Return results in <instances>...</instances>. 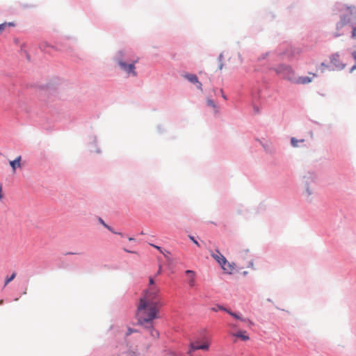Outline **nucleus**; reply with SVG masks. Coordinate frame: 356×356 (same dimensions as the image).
<instances>
[{"label": "nucleus", "instance_id": "34", "mask_svg": "<svg viewBox=\"0 0 356 356\" xmlns=\"http://www.w3.org/2000/svg\"><path fill=\"white\" fill-rule=\"evenodd\" d=\"M222 54H220V55L219 56V60H220V62L222 61Z\"/></svg>", "mask_w": 356, "mask_h": 356}, {"label": "nucleus", "instance_id": "17", "mask_svg": "<svg viewBox=\"0 0 356 356\" xmlns=\"http://www.w3.org/2000/svg\"><path fill=\"white\" fill-rule=\"evenodd\" d=\"M305 141L304 139H302L300 140H298L297 139H296L295 138H291V145L293 147H298V143L299 142H301V143H303Z\"/></svg>", "mask_w": 356, "mask_h": 356}, {"label": "nucleus", "instance_id": "27", "mask_svg": "<svg viewBox=\"0 0 356 356\" xmlns=\"http://www.w3.org/2000/svg\"><path fill=\"white\" fill-rule=\"evenodd\" d=\"M104 227H105L106 228H107L108 230H110L111 232H112L113 233L116 234V232H115L112 229V228H111L110 226H108L107 224H106V226H104Z\"/></svg>", "mask_w": 356, "mask_h": 356}, {"label": "nucleus", "instance_id": "39", "mask_svg": "<svg viewBox=\"0 0 356 356\" xmlns=\"http://www.w3.org/2000/svg\"><path fill=\"white\" fill-rule=\"evenodd\" d=\"M129 241H132V240H134V238H129Z\"/></svg>", "mask_w": 356, "mask_h": 356}, {"label": "nucleus", "instance_id": "11", "mask_svg": "<svg viewBox=\"0 0 356 356\" xmlns=\"http://www.w3.org/2000/svg\"><path fill=\"white\" fill-rule=\"evenodd\" d=\"M220 266L225 273L229 274L232 273V272L234 269V264L227 262V260L225 261V264H222Z\"/></svg>", "mask_w": 356, "mask_h": 356}, {"label": "nucleus", "instance_id": "25", "mask_svg": "<svg viewBox=\"0 0 356 356\" xmlns=\"http://www.w3.org/2000/svg\"><path fill=\"white\" fill-rule=\"evenodd\" d=\"M136 332V330H132V329H131V328H129V329L127 330V332L126 333V335H129V334H131L132 332Z\"/></svg>", "mask_w": 356, "mask_h": 356}, {"label": "nucleus", "instance_id": "37", "mask_svg": "<svg viewBox=\"0 0 356 356\" xmlns=\"http://www.w3.org/2000/svg\"><path fill=\"white\" fill-rule=\"evenodd\" d=\"M3 303V300H0V305H1Z\"/></svg>", "mask_w": 356, "mask_h": 356}, {"label": "nucleus", "instance_id": "6", "mask_svg": "<svg viewBox=\"0 0 356 356\" xmlns=\"http://www.w3.org/2000/svg\"><path fill=\"white\" fill-rule=\"evenodd\" d=\"M186 275H187V282L188 286L191 288H193L195 286V278H196V274L193 270H187L185 272Z\"/></svg>", "mask_w": 356, "mask_h": 356}, {"label": "nucleus", "instance_id": "38", "mask_svg": "<svg viewBox=\"0 0 356 356\" xmlns=\"http://www.w3.org/2000/svg\"><path fill=\"white\" fill-rule=\"evenodd\" d=\"M75 253H73V252H68L67 253V254H74Z\"/></svg>", "mask_w": 356, "mask_h": 356}, {"label": "nucleus", "instance_id": "19", "mask_svg": "<svg viewBox=\"0 0 356 356\" xmlns=\"http://www.w3.org/2000/svg\"><path fill=\"white\" fill-rule=\"evenodd\" d=\"M211 309L213 312H218V310H222V311L226 312V310H228V309H227L221 305H217L215 307H212Z\"/></svg>", "mask_w": 356, "mask_h": 356}, {"label": "nucleus", "instance_id": "32", "mask_svg": "<svg viewBox=\"0 0 356 356\" xmlns=\"http://www.w3.org/2000/svg\"><path fill=\"white\" fill-rule=\"evenodd\" d=\"M2 199L1 186H0V200Z\"/></svg>", "mask_w": 356, "mask_h": 356}, {"label": "nucleus", "instance_id": "13", "mask_svg": "<svg viewBox=\"0 0 356 356\" xmlns=\"http://www.w3.org/2000/svg\"><path fill=\"white\" fill-rule=\"evenodd\" d=\"M312 78L309 76H300L297 80L296 83L299 84H307L312 82Z\"/></svg>", "mask_w": 356, "mask_h": 356}, {"label": "nucleus", "instance_id": "35", "mask_svg": "<svg viewBox=\"0 0 356 356\" xmlns=\"http://www.w3.org/2000/svg\"><path fill=\"white\" fill-rule=\"evenodd\" d=\"M168 356H175L173 353H170L168 355Z\"/></svg>", "mask_w": 356, "mask_h": 356}, {"label": "nucleus", "instance_id": "28", "mask_svg": "<svg viewBox=\"0 0 356 356\" xmlns=\"http://www.w3.org/2000/svg\"><path fill=\"white\" fill-rule=\"evenodd\" d=\"M99 220L102 225H103L104 226H106V224L102 218H99Z\"/></svg>", "mask_w": 356, "mask_h": 356}, {"label": "nucleus", "instance_id": "15", "mask_svg": "<svg viewBox=\"0 0 356 356\" xmlns=\"http://www.w3.org/2000/svg\"><path fill=\"white\" fill-rule=\"evenodd\" d=\"M146 328L149 330L150 335L154 339H157L159 337V333L157 330H156L153 328V323H152V327H146Z\"/></svg>", "mask_w": 356, "mask_h": 356}, {"label": "nucleus", "instance_id": "16", "mask_svg": "<svg viewBox=\"0 0 356 356\" xmlns=\"http://www.w3.org/2000/svg\"><path fill=\"white\" fill-rule=\"evenodd\" d=\"M15 24L14 22H5L0 24V32L4 31L7 27H14Z\"/></svg>", "mask_w": 356, "mask_h": 356}, {"label": "nucleus", "instance_id": "24", "mask_svg": "<svg viewBox=\"0 0 356 356\" xmlns=\"http://www.w3.org/2000/svg\"><path fill=\"white\" fill-rule=\"evenodd\" d=\"M190 239L197 246H200L199 243L194 238L193 236H190Z\"/></svg>", "mask_w": 356, "mask_h": 356}, {"label": "nucleus", "instance_id": "12", "mask_svg": "<svg viewBox=\"0 0 356 356\" xmlns=\"http://www.w3.org/2000/svg\"><path fill=\"white\" fill-rule=\"evenodd\" d=\"M21 156H17L14 161H10V165L13 168V172H15L17 167H20Z\"/></svg>", "mask_w": 356, "mask_h": 356}, {"label": "nucleus", "instance_id": "21", "mask_svg": "<svg viewBox=\"0 0 356 356\" xmlns=\"http://www.w3.org/2000/svg\"><path fill=\"white\" fill-rule=\"evenodd\" d=\"M312 193H313L312 191L309 188V186H307L306 194L307 195V196H311L312 195Z\"/></svg>", "mask_w": 356, "mask_h": 356}, {"label": "nucleus", "instance_id": "22", "mask_svg": "<svg viewBox=\"0 0 356 356\" xmlns=\"http://www.w3.org/2000/svg\"><path fill=\"white\" fill-rule=\"evenodd\" d=\"M326 67H327V65L324 63H322L321 64V72H323Z\"/></svg>", "mask_w": 356, "mask_h": 356}, {"label": "nucleus", "instance_id": "20", "mask_svg": "<svg viewBox=\"0 0 356 356\" xmlns=\"http://www.w3.org/2000/svg\"><path fill=\"white\" fill-rule=\"evenodd\" d=\"M207 104L209 106H211V107H213L214 108H216V106L213 100H211V99H208L207 100Z\"/></svg>", "mask_w": 356, "mask_h": 356}, {"label": "nucleus", "instance_id": "4", "mask_svg": "<svg viewBox=\"0 0 356 356\" xmlns=\"http://www.w3.org/2000/svg\"><path fill=\"white\" fill-rule=\"evenodd\" d=\"M138 62V59L134 61L132 63L127 64L125 62L119 60L118 65L122 70H124L127 74H131L134 76H137V72L135 70V63Z\"/></svg>", "mask_w": 356, "mask_h": 356}, {"label": "nucleus", "instance_id": "31", "mask_svg": "<svg viewBox=\"0 0 356 356\" xmlns=\"http://www.w3.org/2000/svg\"><path fill=\"white\" fill-rule=\"evenodd\" d=\"M229 326L232 328H236V325L235 324H230Z\"/></svg>", "mask_w": 356, "mask_h": 356}, {"label": "nucleus", "instance_id": "23", "mask_svg": "<svg viewBox=\"0 0 356 356\" xmlns=\"http://www.w3.org/2000/svg\"><path fill=\"white\" fill-rule=\"evenodd\" d=\"M161 271H162V266L159 265V270H157V273H156L155 276L159 275L161 273Z\"/></svg>", "mask_w": 356, "mask_h": 356}, {"label": "nucleus", "instance_id": "8", "mask_svg": "<svg viewBox=\"0 0 356 356\" xmlns=\"http://www.w3.org/2000/svg\"><path fill=\"white\" fill-rule=\"evenodd\" d=\"M226 312L229 314L230 316H233L234 318L237 320H240L242 322L247 323L249 325H253V322L248 318H244L241 317L238 314H237L235 312H232L231 310L228 309L226 310Z\"/></svg>", "mask_w": 356, "mask_h": 356}, {"label": "nucleus", "instance_id": "5", "mask_svg": "<svg viewBox=\"0 0 356 356\" xmlns=\"http://www.w3.org/2000/svg\"><path fill=\"white\" fill-rule=\"evenodd\" d=\"M120 356H145V354L140 352L137 347L129 346L120 352Z\"/></svg>", "mask_w": 356, "mask_h": 356}, {"label": "nucleus", "instance_id": "33", "mask_svg": "<svg viewBox=\"0 0 356 356\" xmlns=\"http://www.w3.org/2000/svg\"><path fill=\"white\" fill-rule=\"evenodd\" d=\"M222 67H223L222 63H220V65H219V70H222Z\"/></svg>", "mask_w": 356, "mask_h": 356}, {"label": "nucleus", "instance_id": "18", "mask_svg": "<svg viewBox=\"0 0 356 356\" xmlns=\"http://www.w3.org/2000/svg\"><path fill=\"white\" fill-rule=\"evenodd\" d=\"M16 276V273H13L10 277H7L5 280V286H6L9 282H10L13 280L15 279Z\"/></svg>", "mask_w": 356, "mask_h": 356}, {"label": "nucleus", "instance_id": "10", "mask_svg": "<svg viewBox=\"0 0 356 356\" xmlns=\"http://www.w3.org/2000/svg\"><path fill=\"white\" fill-rule=\"evenodd\" d=\"M330 63L336 67H339L341 65L340 63V55L335 53L330 56Z\"/></svg>", "mask_w": 356, "mask_h": 356}, {"label": "nucleus", "instance_id": "2", "mask_svg": "<svg viewBox=\"0 0 356 356\" xmlns=\"http://www.w3.org/2000/svg\"><path fill=\"white\" fill-rule=\"evenodd\" d=\"M160 291V287L155 284L154 278L149 277L148 287L140 300H145L148 302H161L159 300Z\"/></svg>", "mask_w": 356, "mask_h": 356}, {"label": "nucleus", "instance_id": "30", "mask_svg": "<svg viewBox=\"0 0 356 356\" xmlns=\"http://www.w3.org/2000/svg\"><path fill=\"white\" fill-rule=\"evenodd\" d=\"M152 246H154L155 248L158 249L159 250H160L161 252V248L159 247V246H156L155 245H152Z\"/></svg>", "mask_w": 356, "mask_h": 356}, {"label": "nucleus", "instance_id": "1", "mask_svg": "<svg viewBox=\"0 0 356 356\" xmlns=\"http://www.w3.org/2000/svg\"><path fill=\"white\" fill-rule=\"evenodd\" d=\"M161 302H148L145 300H139L136 316L138 323L145 327H152V323L158 318Z\"/></svg>", "mask_w": 356, "mask_h": 356}, {"label": "nucleus", "instance_id": "40", "mask_svg": "<svg viewBox=\"0 0 356 356\" xmlns=\"http://www.w3.org/2000/svg\"><path fill=\"white\" fill-rule=\"evenodd\" d=\"M312 75H313L314 77L316 76V74H312Z\"/></svg>", "mask_w": 356, "mask_h": 356}, {"label": "nucleus", "instance_id": "3", "mask_svg": "<svg viewBox=\"0 0 356 356\" xmlns=\"http://www.w3.org/2000/svg\"><path fill=\"white\" fill-rule=\"evenodd\" d=\"M211 343V338L204 337L202 339V343H200V342L198 340H196L191 343L190 348L188 350V353H191V352L197 350H202L207 351L209 350Z\"/></svg>", "mask_w": 356, "mask_h": 356}, {"label": "nucleus", "instance_id": "7", "mask_svg": "<svg viewBox=\"0 0 356 356\" xmlns=\"http://www.w3.org/2000/svg\"><path fill=\"white\" fill-rule=\"evenodd\" d=\"M211 255L220 266L225 264L226 258L218 250L211 253Z\"/></svg>", "mask_w": 356, "mask_h": 356}, {"label": "nucleus", "instance_id": "9", "mask_svg": "<svg viewBox=\"0 0 356 356\" xmlns=\"http://www.w3.org/2000/svg\"><path fill=\"white\" fill-rule=\"evenodd\" d=\"M185 77L191 83H197V88L200 89V90H202V83L198 81V79L196 75L195 74H187L185 76Z\"/></svg>", "mask_w": 356, "mask_h": 356}, {"label": "nucleus", "instance_id": "29", "mask_svg": "<svg viewBox=\"0 0 356 356\" xmlns=\"http://www.w3.org/2000/svg\"><path fill=\"white\" fill-rule=\"evenodd\" d=\"M352 56H353V58L356 60V51H354L352 53Z\"/></svg>", "mask_w": 356, "mask_h": 356}, {"label": "nucleus", "instance_id": "14", "mask_svg": "<svg viewBox=\"0 0 356 356\" xmlns=\"http://www.w3.org/2000/svg\"><path fill=\"white\" fill-rule=\"evenodd\" d=\"M234 336L241 339L243 341H248L250 339L248 335L246 334V331H238L234 334Z\"/></svg>", "mask_w": 356, "mask_h": 356}, {"label": "nucleus", "instance_id": "36", "mask_svg": "<svg viewBox=\"0 0 356 356\" xmlns=\"http://www.w3.org/2000/svg\"><path fill=\"white\" fill-rule=\"evenodd\" d=\"M355 69H356V65H354V66L352 67L351 70H355Z\"/></svg>", "mask_w": 356, "mask_h": 356}, {"label": "nucleus", "instance_id": "26", "mask_svg": "<svg viewBox=\"0 0 356 356\" xmlns=\"http://www.w3.org/2000/svg\"><path fill=\"white\" fill-rule=\"evenodd\" d=\"M104 227H105L106 228H107L108 230H110L111 232H112L113 233L116 234V232H115L112 229V228H111L110 226H108L107 224H106V226H104Z\"/></svg>", "mask_w": 356, "mask_h": 356}]
</instances>
